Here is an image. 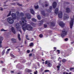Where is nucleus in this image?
I'll list each match as a JSON object with an SVG mask.
<instances>
[{"label": "nucleus", "instance_id": "58", "mask_svg": "<svg viewBox=\"0 0 74 74\" xmlns=\"http://www.w3.org/2000/svg\"><path fill=\"white\" fill-rule=\"evenodd\" d=\"M19 32H20L21 33H22V31H21V30H19Z\"/></svg>", "mask_w": 74, "mask_h": 74}, {"label": "nucleus", "instance_id": "32", "mask_svg": "<svg viewBox=\"0 0 74 74\" xmlns=\"http://www.w3.org/2000/svg\"><path fill=\"white\" fill-rule=\"evenodd\" d=\"M57 68L58 69V70H59V69H60V66L58 65L57 66Z\"/></svg>", "mask_w": 74, "mask_h": 74}, {"label": "nucleus", "instance_id": "53", "mask_svg": "<svg viewBox=\"0 0 74 74\" xmlns=\"http://www.w3.org/2000/svg\"><path fill=\"white\" fill-rule=\"evenodd\" d=\"M11 73H14V72L13 71H11Z\"/></svg>", "mask_w": 74, "mask_h": 74}, {"label": "nucleus", "instance_id": "3", "mask_svg": "<svg viewBox=\"0 0 74 74\" xmlns=\"http://www.w3.org/2000/svg\"><path fill=\"white\" fill-rule=\"evenodd\" d=\"M71 20L70 21V27L71 29L72 28L73 26V22L74 21V16L73 17H71Z\"/></svg>", "mask_w": 74, "mask_h": 74}, {"label": "nucleus", "instance_id": "11", "mask_svg": "<svg viewBox=\"0 0 74 74\" xmlns=\"http://www.w3.org/2000/svg\"><path fill=\"white\" fill-rule=\"evenodd\" d=\"M68 18H69V17L67 15H64V19H68Z\"/></svg>", "mask_w": 74, "mask_h": 74}, {"label": "nucleus", "instance_id": "61", "mask_svg": "<svg viewBox=\"0 0 74 74\" xmlns=\"http://www.w3.org/2000/svg\"><path fill=\"white\" fill-rule=\"evenodd\" d=\"M41 71H42V68H41Z\"/></svg>", "mask_w": 74, "mask_h": 74}, {"label": "nucleus", "instance_id": "19", "mask_svg": "<svg viewBox=\"0 0 74 74\" xmlns=\"http://www.w3.org/2000/svg\"><path fill=\"white\" fill-rule=\"evenodd\" d=\"M12 41L13 42H16V40L14 38H12L11 39Z\"/></svg>", "mask_w": 74, "mask_h": 74}, {"label": "nucleus", "instance_id": "21", "mask_svg": "<svg viewBox=\"0 0 74 74\" xmlns=\"http://www.w3.org/2000/svg\"><path fill=\"white\" fill-rule=\"evenodd\" d=\"M11 11H10L9 12V14H8V15H7V16L8 17L10 16L11 15Z\"/></svg>", "mask_w": 74, "mask_h": 74}, {"label": "nucleus", "instance_id": "50", "mask_svg": "<svg viewBox=\"0 0 74 74\" xmlns=\"http://www.w3.org/2000/svg\"><path fill=\"white\" fill-rule=\"evenodd\" d=\"M48 5V4H46L45 5V7H47Z\"/></svg>", "mask_w": 74, "mask_h": 74}, {"label": "nucleus", "instance_id": "46", "mask_svg": "<svg viewBox=\"0 0 74 74\" xmlns=\"http://www.w3.org/2000/svg\"><path fill=\"white\" fill-rule=\"evenodd\" d=\"M50 10H52V6H51L50 7Z\"/></svg>", "mask_w": 74, "mask_h": 74}, {"label": "nucleus", "instance_id": "41", "mask_svg": "<svg viewBox=\"0 0 74 74\" xmlns=\"http://www.w3.org/2000/svg\"><path fill=\"white\" fill-rule=\"evenodd\" d=\"M74 69V68H71L70 69V70H73Z\"/></svg>", "mask_w": 74, "mask_h": 74}, {"label": "nucleus", "instance_id": "25", "mask_svg": "<svg viewBox=\"0 0 74 74\" xmlns=\"http://www.w3.org/2000/svg\"><path fill=\"white\" fill-rule=\"evenodd\" d=\"M34 7L35 9H37V8H38V5H37V6H35Z\"/></svg>", "mask_w": 74, "mask_h": 74}, {"label": "nucleus", "instance_id": "9", "mask_svg": "<svg viewBox=\"0 0 74 74\" xmlns=\"http://www.w3.org/2000/svg\"><path fill=\"white\" fill-rule=\"evenodd\" d=\"M25 15L27 17L28 19H30L31 18V17L30 16V15L28 14H25Z\"/></svg>", "mask_w": 74, "mask_h": 74}, {"label": "nucleus", "instance_id": "18", "mask_svg": "<svg viewBox=\"0 0 74 74\" xmlns=\"http://www.w3.org/2000/svg\"><path fill=\"white\" fill-rule=\"evenodd\" d=\"M3 40V37L2 36H0V42L2 41Z\"/></svg>", "mask_w": 74, "mask_h": 74}, {"label": "nucleus", "instance_id": "7", "mask_svg": "<svg viewBox=\"0 0 74 74\" xmlns=\"http://www.w3.org/2000/svg\"><path fill=\"white\" fill-rule=\"evenodd\" d=\"M59 24L60 26L61 27H63L65 25V24L63 23L62 22H60Z\"/></svg>", "mask_w": 74, "mask_h": 74}, {"label": "nucleus", "instance_id": "36", "mask_svg": "<svg viewBox=\"0 0 74 74\" xmlns=\"http://www.w3.org/2000/svg\"><path fill=\"white\" fill-rule=\"evenodd\" d=\"M62 60V58L59 57L58 59V60Z\"/></svg>", "mask_w": 74, "mask_h": 74}, {"label": "nucleus", "instance_id": "30", "mask_svg": "<svg viewBox=\"0 0 74 74\" xmlns=\"http://www.w3.org/2000/svg\"><path fill=\"white\" fill-rule=\"evenodd\" d=\"M26 38L28 40H30V39L28 38V36L27 35H26Z\"/></svg>", "mask_w": 74, "mask_h": 74}, {"label": "nucleus", "instance_id": "4", "mask_svg": "<svg viewBox=\"0 0 74 74\" xmlns=\"http://www.w3.org/2000/svg\"><path fill=\"white\" fill-rule=\"evenodd\" d=\"M67 34V31L65 29H64L62 31V33L61 34V36L62 37H64L65 36H66Z\"/></svg>", "mask_w": 74, "mask_h": 74}, {"label": "nucleus", "instance_id": "31", "mask_svg": "<svg viewBox=\"0 0 74 74\" xmlns=\"http://www.w3.org/2000/svg\"><path fill=\"white\" fill-rule=\"evenodd\" d=\"M2 43V41H0V47L1 48V47H2V45H1V44Z\"/></svg>", "mask_w": 74, "mask_h": 74}, {"label": "nucleus", "instance_id": "42", "mask_svg": "<svg viewBox=\"0 0 74 74\" xmlns=\"http://www.w3.org/2000/svg\"><path fill=\"white\" fill-rule=\"evenodd\" d=\"M34 40V39L33 38H32L31 39V41H33Z\"/></svg>", "mask_w": 74, "mask_h": 74}, {"label": "nucleus", "instance_id": "22", "mask_svg": "<svg viewBox=\"0 0 74 74\" xmlns=\"http://www.w3.org/2000/svg\"><path fill=\"white\" fill-rule=\"evenodd\" d=\"M1 32H5L7 31V30H5L4 29H2L1 30Z\"/></svg>", "mask_w": 74, "mask_h": 74}, {"label": "nucleus", "instance_id": "63", "mask_svg": "<svg viewBox=\"0 0 74 74\" xmlns=\"http://www.w3.org/2000/svg\"><path fill=\"white\" fill-rule=\"evenodd\" d=\"M20 47H23V46H20Z\"/></svg>", "mask_w": 74, "mask_h": 74}, {"label": "nucleus", "instance_id": "43", "mask_svg": "<svg viewBox=\"0 0 74 74\" xmlns=\"http://www.w3.org/2000/svg\"><path fill=\"white\" fill-rule=\"evenodd\" d=\"M64 40H65V41H67L68 40V38H65V39Z\"/></svg>", "mask_w": 74, "mask_h": 74}, {"label": "nucleus", "instance_id": "14", "mask_svg": "<svg viewBox=\"0 0 74 74\" xmlns=\"http://www.w3.org/2000/svg\"><path fill=\"white\" fill-rule=\"evenodd\" d=\"M59 11V9H58V8H56L55 11V13H56V14H58V11Z\"/></svg>", "mask_w": 74, "mask_h": 74}, {"label": "nucleus", "instance_id": "39", "mask_svg": "<svg viewBox=\"0 0 74 74\" xmlns=\"http://www.w3.org/2000/svg\"><path fill=\"white\" fill-rule=\"evenodd\" d=\"M16 14L17 15V16H18L19 15V12H16Z\"/></svg>", "mask_w": 74, "mask_h": 74}, {"label": "nucleus", "instance_id": "55", "mask_svg": "<svg viewBox=\"0 0 74 74\" xmlns=\"http://www.w3.org/2000/svg\"><path fill=\"white\" fill-rule=\"evenodd\" d=\"M0 10L1 11H3V8H1L0 9Z\"/></svg>", "mask_w": 74, "mask_h": 74}, {"label": "nucleus", "instance_id": "28", "mask_svg": "<svg viewBox=\"0 0 74 74\" xmlns=\"http://www.w3.org/2000/svg\"><path fill=\"white\" fill-rule=\"evenodd\" d=\"M29 69H26L25 70V71L26 72H29Z\"/></svg>", "mask_w": 74, "mask_h": 74}, {"label": "nucleus", "instance_id": "37", "mask_svg": "<svg viewBox=\"0 0 74 74\" xmlns=\"http://www.w3.org/2000/svg\"><path fill=\"white\" fill-rule=\"evenodd\" d=\"M63 74H69V73L67 72H64L63 73Z\"/></svg>", "mask_w": 74, "mask_h": 74}, {"label": "nucleus", "instance_id": "13", "mask_svg": "<svg viewBox=\"0 0 74 74\" xmlns=\"http://www.w3.org/2000/svg\"><path fill=\"white\" fill-rule=\"evenodd\" d=\"M30 11L31 13H32V14H34V11L33 10V9H30Z\"/></svg>", "mask_w": 74, "mask_h": 74}, {"label": "nucleus", "instance_id": "54", "mask_svg": "<svg viewBox=\"0 0 74 74\" xmlns=\"http://www.w3.org/2000/svg\"><path fill=\"white\" fill-rule=\"evenodd\" d=\"M54 49H55L54 51H55L56 50V48L55 47H54Z\"/></svg>", "mask_w": 74, "mask_h": 74}, {"label": "nucleus", "instance_id": "15", "mask_svg": "<svg viewBox=\"0 0 74 74\" xmlns=\"http://www.w3.org/2000/svg\"><path fill=\"white\" fill-rule=\"evenodd\" d=\"M12 31L14 34H15V30H14V27H12Z\"/></svg>", "mask_w": 74, "mask_h": 74}, {"label": "nucleus", "instance_id": "45", "mask_svg": "<svg viewBox=\"0 0 74 74\" xmlns=\"http://www.w3.org/2000/svg\"><path fill=\"white\" fill-rule=\"evenodd\" d=\"M27 40H25V44H27V42L26 41Z\"/></svg>", "mask_w": 74, "mask_h": 74}, {"label": "nucleus", "instance_id": "12", "mask_svg": "<svg viewBox=\"0 0 74 74\" xmlns=\"http://www.w3.org/2000/svg\"><path fill=\"white\" fill-rule=\"evenodd\" d=\"M66 12L68 13H69L70 12V8H67L66 9Z\"/></svg>", "mask_w": 74, "mask_h": 74}, {"label": "nucleus", "instance_id": "62", "mask_svg": "<svg viewBox=\"0 0 74 74\" xmlns=\"http://www.w3.org/2000/svg\"><path fill=\"white\" fill-rule=\"evenodd\" d=\"M61 60H60V63H61Z\"/></svg>", "mask_w": 74, "mask_h": 74}, {"label": "nucleus", "instance_id": "44", "mask_svg": "<svg viewBox=\"0 0 74 74\" xmlns=\"http://www.w3.org/2000/svg\"><path fill=\"white\" fill-rule=\"evenodd\" d=\"M55 25V23H52V24H51V25H53V26H54V25Z\"/></svg>", "mask_w": 74, "mask_h": 74}, {"label": "nucleus", "instance_id": "48", "mask_svg": "<svg viewBox=\"0 0 74 74\" xmlns=\"http://www.w3.org/2000/svg\"><path fill=\"white\" fill-rule=\"evenodd\" d=\"M28 71H29V72H27V73H30V72H31V70H30L29 69V70Z\"/></svg>", "mask_w": 74, "mask_h": 74}, {"label": "nucleus", "instance_id": "24", "mask_svg": "<svg viewBox=\"0 0 74 74\" xmlns=\"http://www.w3.org/2000/svg\"><path fill=\"white\" fill-rule=\"evenodd\" d=\"M62 62H63V63H64V62H66V60L63 59L62 60Z\"/></svg>", "mask_w": 74, "mask_h": 74}, {"label": "nucleus", "instance_id": "8", "mask_svg": "<svg viewBox=\"0 0 74 74\" xmlns=\"http://www.w3.org/2000/svg\"><path fill=\"white\" fill-rule=\"evenodd\" d=\"M12 18L14 19H17V17H16V16L15 14L14 13H12Z\"/></svg>", "mask_w": 74, "mask_h": 74}, {"label": "nucleus", "instance_id": "17", "mask_svg": "<svg viewBox=\"0 0 74 74\" xmlns=\"http://www.w3.org/2000/svg\"><path fill=\"white\" fill-rule=\"evenodd\" d=\"M16 29H18L19 28V23H17L16 24Z\"/></svg>", "mask_w": 74, "mask_h": 74}, {"label": "nucleus", "instance_id": "34", "mask_svg": "<svg viewBox=\"0 0 74 74\" xmlns=\"http://www.w3.org/2000/svg\"><path fill=\"white\" fill-rule=\"evenodd\" d=\"M42 14L43 15H44V16H45V13H44V12H42Z\"/></svg>", "mask_w": 74, "mask_h": 74}, {"label": "nucleus", "instance_id": "33", "mask_svg": "<svg viewBox=\"0 0 74 74\" xmlns=\"http://www.w3.org/2000/svg\"><path fill=\"white\" fill-rule=\"evenodd\" d=\"M49 71L48 70H46L45 71V73H46V72H48Z\"/></svg>", "mask_w": 74, "mask_h": 74}, {"label": "nucleus", "instance_id": "56", "mask_svg": "<svg viewBox=\"0 0 74 74\" xmlns=\"http://www.w3.org/2000/svg\"><path fill=\"white\" fill-rule=\"evenodd\" d=\"M0 62L1 63H3V61H1Z\"/></svg>", "mask_w": 74, "mask_h": 74}, {"label": "nucleus", "instance_id": "64", "mask_svg": "<svg viewBox=\"0 0 74 74\" xmlns=\"http://www.w3.org/2000/svg\"><path fill=\"white\" fill-rule=\"evenodd\" d=\"M71 74V72H70L69 73V74Z\"/></svg>", "mask_w": 74, "mask_h": 74}, {"label": "nucleus", "instance_id": "16", "mask_svg": "<svg viewBox=\"0 0 74 74\" xmlns=\"http://www.w3.org/2000/svg\"><path fill=\"white\" fill-rule=\"evenodd\" d=\"M11 50V49H7V51H6V54H8V53H9V51H10Z\"/></svg>", "mask_w": 74, "mask_h": 74}, {"label": "nucleus", "instance_id": "47", "mask_svg": "<svg viewBox=\"0 0 74 74\" xmlns=\"http://www.w3.org/2000/svg\"><path fill=\"white\" fill-rule=\"evenodd\" d=\"M32 56V53H31L29 54V56Z\"/></svg>", "mask_w": 74, "mask_h": 74}, {"label": "nucleus", "instance_id": "49", "mask_svg": "<svg viewBox=\"0 0 74 74\" xmlns=\"http://www.w3.org/2000/svg\"><path fill=\"white\" fill-rule=\"evenodd\" d=\"M27 53H29V52H30V51H29V50H27Z\"/></svg>", "mask_w": 74, "mask_h": 74}, {"label": "nucleus", "instance_id": "1", "mask_svg": "<svg viewBox=\"0 0 74 74\" xmlns=\"http://www.w3.org/2000/svg\"><path fill=\"white\" fill-rule=\"evenodd\" d=\"M26 17L25 18H22L21 20L22 21V23L21 25L22 29L24 31H25L26 30H33V27L30 25H27L26 23L25 22H27V21L26 20Z\"/></svg>", "mask_w": 74, "mask_h": 74}, {"label": "nucleus", "instance_id": "38", "mask_svg": "<svg viewBox=\"0 0 74 74\" xmlns=\"http://www.w3.org/2000/svg\"><path fill=\"white\" fill-rule=\"evenodd\" d=\"M57 52H58V53L59 54L60 53V50H58L57 51Z\"/></svg>", "mask_w": 74, "mask_h": 74}, {"label": "nucleus", "instance_id": "52", "mask_svg": "<svg viewBox=\"0 0 74 74\" xmlns=\"http://www.w3.org/2000/svg\"><path fill=\"white\" fill-rule=\"evenodd\" d=\"M18 66H19V64H18L17 65V66H16V67L17 68H18Z\"/></svg>", "mask_w": 74, "mask_h": 74}, {"label": "nucleus", "instance_id": "20", "mask_svg": "<svg viewBox=\"0 0 74 74\" xmlns=\"http://www.w3.org/2000/svg\"><path fill=\"white\" fill-rule=\"evenodd\" d=\"M5 50H3L2 52V54L3 55L5 53Z\"/></svg>", "mask_w": 74, "mask_h": 74}, {"label": "nucleus", "instance_id": "5", "mask_svg": "<svg viewBox=\"0 0 74 74\" xmlns=\"http://www.w3.org/2000/svg\"><path fill=\"white\" fill-rule=\"evenodd\" d=\"M45 64L47 65L49 67H51L52 66V64L49 61H46L45 62Z\"/></svg>", "mask_w": 74, "mask_h": 74}, {"label": "nucleus", "instance_id": "2", "mask_svg": "<svg viewBox=\"0 0 74 74\" xmlns=\"http://www.w3.org/2000/svg\"><path fill=\"white\" fill-rule=\"evenodd\" d=\"M14 19L12 17H9L7 19V21L10 24H12L14 22Z\"/></svg>", "mask_w": 74, "mask_h": 74}, {"label": "nucleus", "instance_id": "26", "mask_svg": "<svg viewBox=\"0 0 74 74\" xmlns=\"http://www.w3.org/2000/svg\"><path fill=\"white\" fill-rule=\"evenodd\" d=\"M33 45V43H31L30 44V47H32Z\"/></svg>", "mask_w": 74, "mask_h": 74}, {"label": "nucleus", "instance_id": "51", "mask_svg": "<svg viewBox=\"0 0 74 74\" xmlns=\"http://www.w3.org/2000/svg\"><path fill=\"white\" fill-rule=\"evenodd\" d=\"M19 41H21V38L19 37Z\"/></svg>", "mask_w": 74, "mask_h": 74}, {"label": "nucleus", "instance_id": "60", "mask_svg": "<svg viewBox=\"0 0 74 74\" xmlns=\"http://www.w3.org/2000/svg\"><path fill=\"white\" fill-rule=\"evenodd\" d=\"M19 5L20 6H22V4H19Z\"/></svg>", "mask_w": 74, "mask_h": 74}, {"label": "nucleus", "instance_id": "10", "mask_svg": "<svg viewBox=\"0 0 74 74\" xmlns=\"http://www.w3.org/2000/svg\"><path fill=\"white\" fill-rule=\"evenodd\" d=\"M53 8H55L56 7V3L55 2H54L53 4Z\"/></svg>", "mask_w": 74, "mask_h": 74}, {"label": "nucleus", "instance_id": "6", "mask_svg": "<svg viewBox=\"0 0 74 74\" xmlns=\"http://www.w3.org/2000/svg\"><path fill=\"white\" fill-rule=\"evenodd\" d=\"M63 16V13L62 12H60L58 14V16L59 18H62Z\"/></svg>", "mask_w": 74, "mask_h": 74}, {"label": "nucleus", "instance_id": "40", "mask_svg": "<svg viewBox=\"0 0 74 74\" xmlns=\"http://www.w3.org/2000/svg\"><path fill=\"white\" fill-rule=\"evenodd\" d=\"M34 74H37V71H35L34 72Z\"/></svg>", "mask_w": 74, "mask_h": 74}, {"label": "nucleus", "instance_id": "23", "mask_svg": "<svg viewBox=\"0 0 74 74\" xmlns=\"http://www.w3.org/2000/svg\"><path fill=\"white\" fill-rule=\"evenodd\" d=\"M37 18L38 19H39V20H40L41 19V17H40V16L39 15L38 16Z\"/></svg>", "mask_w": 74, "mask_h": 74}, {"label": "nucleus", "instance_id": "27", "mask_svg": "<svg viewBox=\"0 0 74 74\" xmlns=\"http://www.w3.org/2000/svg\"><path fill=\"white\" fill-rule=\"evenodd\" d=\"M39 37L40 38H42V37H43V35H42V34H40L39 35Z\"/></svg>", "mask_w": 74, "mask_h": 74}, {"label": "nucleus", "instance_id": "57", "mask_svg": "<svg viewBox=\"0 0 74 74\" xmlns=\"http://www.w3.org/2000/svg\"><path fill=\"white\" fill-rule=\"evenodd\" d=\"M37 64H38V66H40V63H39L38 62Z\"/></svg>", "mask_w": 74, "mask_h": 74}, {"label": "nucleus", "instance_id": "35", "mask_svg": "<svg viewBox=\"0 0 74 74\" xmlns=\"http://www.w3.org/2000/svg\"><path fill=\"white\" fill-rule=\"evenodd\" d=\"M47 27V25L46 24H45L44 25V27H45V28Z\"/></svg>", "mask_w": 74, "mask_h": 74}, {"label": "nucleus", "instance_id": "29", "mask_svg": "<svg viewBox=\"0 0 74 74\" xmlns=\"http://www.w3.org/2000/svg\"><path fill=\"white\" fill-rule=\"evenodd\" d=\"M32 21H34V22H36V19L34 18H32Z\"/></svg>", "mask_w": 74, "mask_h": 74}, {"label": "nucleus", "instance_id": "59", "mask_svg": "<svg viewBox=\"0 0 74 74\" xmlns=\"http://www.w3.org/2000/svg\"><path fill=\"white\" fill-rule=\"evenodd\" d=\"M4 70H5V68H3V71H4Z\"/></svg>", "mask_w": 74, "mask_h": 74}]
</instances>
